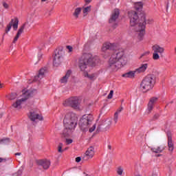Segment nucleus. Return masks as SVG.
<instances>
[{
  "mask_svg": "<svg viewBox=\"0 0 176 176\" xmlns=\"http://www.w3.org/2000/svg\"><path fill=\"white\" fill-rule=\"evenodd\" d=\"M80 160H82V158L80 157H77L76 158V163H79L80 162Z\"/></svg>",
  "mask_w": 176,
  "mask_h": 176,
  "instance_id": "a19ab883",
  "label": "nucleus"
},
{
  "mask_svg": "<svg viewBox=\"0 0 176 176\" xmlns=\"http://www.w3.org/2000/svg\"><path fill=\"white\" fill-rule=\"evenodd\" d=\"M30 92L25 91L23 94V97L21 99L17 100L16 102L12 104L13 108H16V109H21V103L24 102V101H27L28 99L30 98Z\"/></svg>",
  "mask_w": 176,
  "mask_h": 176,
  "instance_id": "9b49d317",
  "label": "nucleus"
},
{
  "mask_svg": "<svg viewBox=\"0 0 176 176\" xmlns=\"http://www.w3.org/2000/svg\"><path fill=\"white\" fill-rule=\"evenodd\" d=\"M12 26L13 27L14 31H17V28H19V19L14 18L11 20V22L7 25V28L6 29V34L10 31Z\"/></svg>",
  "mask_w": 176,
  "mask_h": 176,
  "instance_id": "ddd939ff",
  "label": "nucleus"
},
{
  "mask_svg": "<svg viewBox=\"0 0 176 176\" xmlns=\"http://www.w3.org/2000/svg\"><path fill=\"white\" fill-rule=\"evenodd\" d=\"M10 142V139L9 138H6L0 140L1 145H6V144H9Z\"/></svg>",
  "mask_w": 176,
  "mask_h": 176,
  "instance_id": "bb28decb",
  "label": "nucleus"
},
{
  "mask_svg": "<svg viewBox=\"0 0 176 176\" xmlns=\"http://www.w3.org/2000/svg\"><path fill=\"white\" fill-rule=\"evenodd\" d=\"M86 3H90L91 2V0H85Z\"/></svg>",
  "mask_w": 176,
  "mask_h": 176,
  "instance_id": "09e8293b",
  "label": "nucleus"
},
{
  "mask_svg": "<svg viewBox=\"0 0 176 176\" xmlns=\"http://www.w3.org/2000/svg\"><path fill=\"white\" fill-rule=\"evenodd\" d=\"M63 143H59L58 146V152H59V153H63V152H64V150H63Z\"/></svg>",
  "mask_w": 176,
  "mask_h": 176,
  "instance_id": "473e14b6",
  "label": "nucleus"
},
{
  "mask_svg": "<svg viewBox=\"0 0 176 176\" xmlns=\"http://www.w3.org/2000/svg\"><path fill=\"white\" fill-rule=\"evenodd\" d=\"M119 120V115H118V113H114V118H113V120H114V123L116 124V123H118V120Z\"/></svg>",
  "mask_w": 176,
  "mask_h": 176,
  "instance_id": "72a5a7b5",
  "label": "nucleus"
},
{
  "mask_svg": "<svg viewBox=\"0 0 176 176\" xmlns=\"http://www.w3.org/2000/svg\"><path fill=\"white\" fill-rule=\"evenodd\" d=\"M157 156H160V155H158Z\"/></svg>",
  "mask_w": 176,
  "mask_h": 176,
  "instance_id": "6e6d98bb",
  "label": "nucleus"
},
{
  "mask_svg": "<svg viewBox=\"0 0 176 176\" xmlns=\"http://www.w3.org/2000/svg\"><path fill=\"white\" fill-rule=\"evenodd\" d=\"M159 118H160V115L159 113H155V114H154L153 118L151 119H150V122H153V120H157V119H159Z\"/></svg>",
  "mask_w": 176,
  "mask_h": 176,
  "instance_id": "2f4dec72",
  "label": "nucleus"
},
{
  "mask_svg": "<svg viewBox=\"0 0 176 176\" xmlns=\"http://www.w3.org/2000/svg\"><path fill=\"white\" fill-rule=\"evenodd\" d=\"M107 148L109 149V151H111V149H112V146H111V144H108Z\"/></svg>",
  "mask_w": 176,
  "mask_h": 176,
  "instance_id": "a18cd8bd",
  "label": "nucleus"
},
{
  "mask_svg": "<svg viewBox=\"0 0 176 176\" xmlns=\"http://www.w3.org/2000/svg\"><path fill=\"white\" fill-rule=\"evenodd\" d=\"M45 74H46V70L43 68L41 69L38 75L34 77V80H41V79L45 78Z\"/></svg>",
  "mask_w": 176,
  "mask_h": 176,
  "instance_id": "a211bd4d",
  "label": "nucleus"
},
{
  "mask_svg": "<svg viewBox=\"0 0 176 176\" xmlns=\"http://www.w3.org/2000/svg\"><path fill=\"white\" fill-rule=\"evenodd\" d=\"M146 69H148V63H143L139 68L135 69V72H138V74H141L142 72H145Z\"/></svg>",
  "mask_w": 176,
  "mask_h": 176,
  "instance_id": "6ab92c4d",
  "label": "nucleus"
},
{
  "mask_svg": "<svg viewBox=\"0 0 176 176\" xmlns=\"http://www.w3.org/2000/svg\"><path fill=\"white\" fill-rule=\"evenodd\" d=\"M65 54V52L63 50H58L57 51L53 58V64L54 67H58L61 64L64 59Z\"/></svg>",
  "mask_w": 176,
  "mask_h": 176,
  "instance_id": "1a4fd4ad",
  "label": "nucleus"
},
{
  "mask_svg": "<svg viewBox=\"0 0 176 176\" xmlns=\"http://www.w3.org/2000/svg\"><path fill=\"white\" fill-rule=\"evenodd\" d=\"M39 166H41L44 170H47L50 167V160H41L38 161Z\"/></svg>",
  "mask_w": 176,
  "mask_h": 176,
  "instance_id": "f3484780",
  "label": "nucleus"
},
{
  "mask_svg": "<svg viewBox=\"0 0 176 176\" xmlns=\"http://www.w3.org/2000/svg\"><path fill=\"white\" fill-rule=\"evenodd\" d=\"M117 174H118V175H122L123 174V168H122V167H118Z\"/></svg>",
  "mask_w": 176,
  "mask_h": 176,
  "instance_id": "f704fd0d",
  "label": "nucleus"
},
{
  "mask_svg": "<svg viewBox=\"0 0 176 176\" xmlns=\"http://www.w3.org/2000/svg\"><path fill=\"white\" fill-rule=\"evenodd\" d=\"M153 23V19H146V16L144 14H142L141 17L139 19L138 24L135 28V31L138 35V41H142L144 39V35H145V28L146 24H152Z\"/></svg>",
  "mask_w": 176,
  "mask_h": 176,
  "instance_id": "20e7f679",
  "label": "nucleus"
},
{
  "mask_svg": "<svg viewBox=\"0 0 176 176\" xmlns=\"http://www.w3.org/2000/svg\"><path fill=\"white\" fill-rule=\"evenodd\" d=\"M64 107H71L74 109L79 108V98L78 96H72L67 99L63 102Z\"/></svg>",
  "mask_w": 176,
  "mask_h": 176,
  "instance_id": "6e6552de",
  "label": "nucleus"
},
{
  "mask_svg": "<svg viewBox=\"0 0 176 176\" xmlns=\"http://www.w3.org/2000/svg\"><path fill=\"white\" fill-rule=\"evenodd\" d=\"M42 56H43V55L41 53H39L38 54V61H41V58H42Z\"/></svg>",
  "mask_w": 176,
  "mask_h": 176,
  "instance_id": "37998d69",
  "label": "nucleus"
},
{
  "mask_svg": "<svg viewBox=\"0 0 176 176\" xmlns=\"http://www.w3.org/2000/svg\"><path fill=\"white\" fill-rule=\"evenodd\" d=\"M29 118L32 122H35V120H43V117L42 116L39 115L38 113H36L35 111H30L29 115Z\"/></svg>",
  "mask_w": 176,
  "mask_h": 176,
  "instance_id": "2eb2a0df",
  "label": "nucleus"
},
{
  "mask_svg": "<svg viewBox=\"0 0 176 176\" xmlns=\"http://www.w3.org/2000/svg\"><path fill=\"white\" fill-rule=\"evenodd\" d=\"M113 49H115V47H113V44L112 43L104 44L102 47V52H105L107 50H113Z\"/></svg>",
  "mask_w": 176,
  "mask_h": 176,
  "instance_id": "412c9836",
  "label": "nucleus"
},
{
  "mask_svg": "<svg viewBox=\"0 0 176 176\" xmlns=\"http://www.w3.org/2000/svg\"><path fill=\"white\" fill-rule=\"evenodd\" d=\"M2 162H6V159H3L2 157H0V163H2Z\"/></svg>",
  "mask_w": 176,
  "mask_h": 176,
  "instance_id": "c03bdc74",
  "label": "nucleus"
},
{
  "mask_svg": "<svg viewBox=\"0 0 176 176\" xmlns=\"http://www.w3.org/2000/svg\"><path fill=\"white\" fill-rule=\"evenodd\" d=\"M151 151L154 153H162V152H163V151H164V148L158 146L157 148H151Z\"/></svg>",
  "mask_w": 176,
  "mask_h": 176,
  "instance_id": "a878e982",
  "label": "nucleus"
},
{
  "mask_svg": "<svg viewBox=\"0 0 176 176\" xmlns=\"http://www.w3.org/2000/svg\"><path fill=\"white\" fill-rule=\"evenodd\" d=\"M72 142H73L72 139H66L67 145H69L70 144H72Z\"/></svg>",
  "mask_w": 176,
  "mask_h": 176,
  "instance_id": "4c0bfd02",
  "label": "nucleus"
},
{
  "mask_svg": "<svg viewBox=\"0 0 176 176\" xmlns=\"http://www.w3.org/2000/svg\"><path fill=\"white\" fill-rule=\"evenodd\" d=\"M153 110V105L148 103L146 113L149 115V113H151V112H152Z\"/></svg>",
  "mask_w": 176,
  "mask_h": 176,
  "instance_id": "cd10ccee",
  "label": "nucleus"
},
{
  "mask_svg": "<svg viewBox=\"0 0 176 176\" xmlns=\"http://www.w3.org/2000/svg\"><path fill=\"white\" fill-rule=\"evenodd\" d=\"M65 129L62 133V137L66 138L72 134L78 124V116L74 113H68L65 115L63 120Z\"/></svg>",
  "mask_w": 176,
  "mask_h": 176,
  "instance_id": "7ed1b4c3",
  "label": "nucleus"
},
{
  "mask_svg": "<svg viewBox=\"0 0 176 176\" xmlns=\"http://www.w3.org/2000/svg\"><path fill=\"white\" fill-rule=\"evenodd\" d=\"M156 83V76L153 74H148L142 80L140 83V89L144 93L152 90L153 87H155Z\"/></svg>",
  "mask_w": 176,
  "mask_h": 176,
  "instance_id": "423d86ee",
  "label": "nucleus"
},
{
  "mask_svg": "<svg viewBox=\"0 0 176 176\" xmlns=\"http://www.w3.org/2000/svg\"><path fill=\"white\" fill-rule=\"evenodd\" d=\"M18 173H20V174H21V172L20 170H19Z\"/></svg>",
  "mask_w": 176,
  "mask_h": 176,
  "instance_id": "5fc2aeb1",
  "label": "nucleus"
},
{
  "mask_svg": "<svg viewBox=\"0 0 176 176\" xmlns=\"http://www.w3.org/2000/svg\"><path fill=\"white\" fill-rule=\"evenodd\" d=\"M122 111H123V107H121L120 109H118L116 113H117V115H119V113H120L122 112Z\"/></svg>",
  "mask_w": 176,
  "mask_h": 176,
  "instance_id": "ea45409f",
  "label": "nucleus"
},
{
  "mask_svg": "<svg viewBox=\"0 0 176 176\" xmlns=\"http://www.w3.org/2000/svg\"><path fill=\"white\" fill-rule=\"evenodd\" d=\"M17 97V94L16 93L11 94L10 100H14Z\"/></svg>",
  "mask_w": 176,
  "mask_h": 176,
  "instance_id": "c9c22d12",
  "label": "nucleus"
},
{
  "mask_svg": "<svg viewBox=\"0 0 176 176\" xmlns=\"http://www.w3.org/2000/svg\"><path fill=\"white\" fill-rule=\"evenodd\" d=\"M158 98L157 97H153L150 99L148 104H151V105H155V102H156V101H157Z\"/></svg>",
  "mask_w": 176,
  "mask_h": 176,
  "instance_id": "c756f323",
  "label": "nucleus"
},
{
  "mask_svg": "<svg viewBox=\"0 0 176 176\" xmlns=\"http://www.w3.org/2000/svg\"><path fill=\"white\" fill-rule=\"evenodd\" d=\"M127 64V58L124 51H118L111 55L109 60L108 68L110 71L116 72Z\"/></svg>",
  "mask_w": 176,
  "mask_h": 176,
  "instance_id": "f03ea898",
  "label": "nucleus"
},
{
  "mask_svg": "<svg viewBox=\"0 0 176 176\" xmlns=\"http://www.w3.org/2000/svg\"><path fill=\"white\" fill-rule=\"evenodd\" d=\"M67 49L69 50V52H72V46L71 45H67Z\"/></svg>",
  "mask_w": 176,
  "mask_h": 176,
  "instance_id": "79ce46f5",
  "label": "nucleus"
},
{
  "mask_svg": "<svg viewBox=\"0 0 176 176\" xmlns=\"http://www.w3.org/2000/svg\"><path fill=\"white\" fill-rule=\"evenodd\" d=\"M91 6H89L83 8L82 13H84V14H87V13H89V12H91Z\"/></svg>",
  "mask_w": 176,
  "mask_h": 176,
  "instance_id": "c85d7f7f",
  "label": "nucleus"
},
{
  "mask_svg": "<svg viewBox=\"0 0 176 176\" xmlns=\"http://www.w3.org/2000/svg\"><path fill=\"white\" fill-rule=\"evenodd\" d=\"M27 24H28V23H25L18 30L16 36L14 38V40L12 41L13 43H15L16 42H17L19 38H20V36L21 35V34H23V32H24V28H25V26L27 25Z\"/></svg>",
  "mask_w": 176,
  "mask_h": 176,
  "instance_id": "dca6fc26",
  "label": "nucleus"
},
{
  "mask_svg": "<svg viewBox=\"0 0 176 176\" xmlns=\"http://www.w3.org/2000/svg\"><path fill=\"white\" fill-rule=\"evenodd\" d=\"M3 6L5 8V9H9V4L6 3V2L3 3Z\"/></svg>",
  "mask_w": 176,
  "mask_h": 176,
  "instance_id": "58836bf2",
  "label": "nucleus"
},
{
  "mask_svg": "<svg viewBox=\"0 0 176 176\" xmlns=\"http://www.w3.org/2000/svg\"><path fill=\"white\" fill-rule=\"evenodd\" d=\"M93 116L91 114H85L80 119L79 127L82 131L86 132L89 131V133H93L96 130V124H94L92 127L91 126L94 120Z\"/></svg>",
  "mask_w": 176,
  "mask_h": 176,
  "instance_id": "39448f33",
  "label": "nucleus"
},
{
  "mask_svg": "<svg viewBox=\"0 0 176 176\" xmlns=\"http://www.w3.org/2000/svg\"><path fill=\"white\" fill-rule=\"evenodd\" d=\"M94 156V148L89 147L87 151L85 152V156L82 157V160H89V159H93Z\"/></svg>",
  "mask_w": 176,
  "mask_h": 176,
  "instance_id": "4468645a",
  "label": "nucleus"
},
{
  "mask_svg": "<svg viewBox=\"0 0 176 176\" xmlns=\"http://www.w3.org/2000/svg\"><path fill=\"white\" fill-rule=\"evenodd\" d=\"M146 54H149V52H145L144 54H142V57H144V56H146Z\"/></svg>",
  "mask_w": 176,
  "mask_h": 176,
  "instance_id": "49530a36",
  "label": "nucleus"
},
{
  "mask_svg": "<svg viewBox=\"0 0 176 176\" xmlns=\"http://www.w3.org/2000/svg\"><path fill=\"white\" fill-rule=\"evenodd\" d=\"M168 151L173 152L174 151V143H173V138L171 136L168 137Z\"/></svg>",
  "mask_w": 176,
  "mask_h": 176,
  "instance_id": "4be33fe9",
  "label": "nucleus"
},
{
  "mask_svg": "<svg viewBox=\"0 0 176 176\" xmlns=\"http://www.w3.org/2000/svg\"><path fill=\"white\" fill-rule=\"evenodd\" d=\"M41 2H46V0H41Z\"/></svg>",
  "mask_w": 176,
  "mask_h": 176,
  "instance_id": "864d4df0",
  "label": "nucleus"
},
{
  "mask_svg": "<svg viewBox=\"0 0 176 176\" xmlns=\"http://www.w3.org/2000/svg\"><path fill=\"white\" fill-rule=\"evenodd\" d=\"M82 12V8H77L75 9L74 12L73 13V16H75V19H78L79 17V14Z\"/></svg>",
  "mask_w": 176,
  "mask_h": 176,
  "instance_id": "393cba45",
  "label": "nucleus"
},
{
  "mask_svg": "<svg viewBox=\"0 0 176 176\" xmlns=\"http://www.w3.org/2000/svg\"><path fill=\"white\" fill-rule=\"evenodd\" d=\"M134 7L135 10H142V8H144V3H142L141 1L135 3Z\"/></svg>",
  "mask_w": 176,
  "mask_h": 176,
  "instance_id": "b1692460",
  "label": "nucleus"
},
{
  "mask_svg": "<svg viewBox=\"0 0 176 176\" xmlns=\"http://www.w3.org/2000/svg\"><path fill=\"white\" fill-rule=\"evenodd\" d=\"M100 63L98 57L93 56L90 53H84L80 59L78 67L80 71L84 72V76L88 78L90 80H94L96 75L94 74H89L86 69L89 67H96Z\"/></svg>",
  "mask_w": 176,
  "mask_h": 176,
  "instance_id": "f257e3e1",
  "label": "nucleus"
},
{
  "mask_svg": "<svg viewBox=\"0 0 176 176\" xmlns=\"http://www.w3.org/2000/svg\"><path fill=\"white\" fill-rule=\"evenodd\" d=\"M21 153H15V156H21Z\"/></svg>",
  "mask_w": 176,
  "mask_h": 176,
  "instance_id": "de8ad7c7",
  "label": "nucleus"
},
{
  "mask_svg": "<svg viewBox=\"0 0 176 176\" xmlns=\"http://www.w3.org/2000/svg\"><path fill=\"white\" fill-rule=\"evenodd\" d=\"M68 149V147H66L65 148L63 149V151H67Z\"/></svg>",
  "mask_w": 176,
  "mask_h": 176,
  "instance_id": "603ef678",
  "label": "nucleus"
},
{
  "mask_svg": "<svg viewBox=\"0 0 176 176\" xmlns=\"http://www.w3.org/2000/svg\"><path fill=\"white\" fill-rule=\"evenodd\" d=\"M112 97H113V90H111V91H110V93H109V94L108 95L107 98H108L109 100H111V98H112Z\"/></svg>",
  "mask_w": 176,
  "mask_h": 176,
  "instance_id": "e433bc0d",
  "label": "nucleus"
},
{
  "mask_svg": "<svg viewBox=\"0 0 176 176\" xmlns=\"http://www.w3.org/2000/svg\"><path fill=\"white\" fill-rule=\"evenodd\" d=\"M71 74H72V71L68 70L66 74L60 79V83H67L69 76H71Z\"/></svg>",
  "mask_w": 176,
  "mask_h": 176,
  "instance_id": "aec40b11",
  "label": "nucleus"
},
{
  "mask_svg": "<svg viewBox=\"0 0 176 176\" xmlns=\"http://www.w3.org/2000/svg\"><path fill=\"white\" fill-rule=\"evenodd\" d=\"M104 124L106 125V129H109L111 127V125L112 124V120H107L104 122Z\"/></svg>",
  "mask_w": 176,
  "mask_h": 176,
  "instance_id": "7c9ffc66",
  "label": "nucleus"
},
{
  "mask_svg": "<svg viewBox=\"0 0 176 176\" xmlns=\"http://www.w3.org/2000/svg\"><path fill=\"white\" fill-rule=\"evenodd\" d=\"M153 53V58L154 60H159L160 58V55L164 53V48L160 47L159 45H154L152 46Z\"/></svg>",
  "mask_w": 176,
  "mask_h": 176,
  "instance_id": "9d476101",
  "label": "nucleus"
},
{
  "mask_svg": "<svg viewBox=\"0 0 176 176\" xmlns=\"http://www.w3.org/2000/svg\"><path fill=\"white\" fill-rule=\"evenodd\" d=\"M168 2L167 3V5H166V9H168Z\"/></svg>",
  "mask_w": 176,
  "mask_h": 176,
  "instance_id": "8fccbe9b",
  "label": "nucleus"
},
{
  "mask_svg": "<svg viewBox=\"0 0 176 176\" xmlns=\"http://www.w3.org/2000/svg\"><path fill=\"white\" fill-rule=\"evenodd\" d=\"M135 71H130L122 74V78H134L135 76Z\"/></svg>",
  "mask_w": 176,
  "mask_h": 176,
  "instance_id": "5701e85b",
  "label": "nucleus"
},
{
  "mask_svg": "<svg viewBox=\"0 0 176 176\" xmlns=\"http://www.w3.org/2000/svg\"><path fill=\"white\" fill-rule=\"evenodd\" d=\"M0 89H2V84L0 82Z\"/></svg>",
  "mask_w": 176,
  "mask_h": 176,
  "instance_id": "3c124183",
  "label": "nucleus"
},
{
  "mask_svg": "<svg viewBox=\"0 0 176 176\" xmlns=\"http://www.w3.org/2000/svg\"><path fill=\"white\" fill-rule=\"evenodd\" d=\"M119 16H120V10L118 8H115L112 11L110 19H109V23L113 28H116V27H118V19H119Z\"/></svg>",
  "mask_w": 176,
  "mask_h": 176,
  "instance_id": "0eeeda50",
  "label": "nucleus"
},
{
  "mask_svg": "<svg viewBox=\"0 0 176 176\" xmlns=\"http://www.w3.org/2000/svg\"><path fill=\"white\" fill-rule=\"evenodd\" d=\"M128 16L130 19V24L131 27L136 25L138 20V13L135 11L131 10L128 12Z\"/></svg>",
  "mask_w": 176,
  "mask_h": 176,
  "instance_id": "f8f14e48",
  "label": "nucleus"
}]
</instances>
